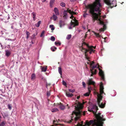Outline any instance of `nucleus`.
I'll return each mask as SVG.
<instances>
[{"instance_id":"nucleus-1","label":"nucleus","mask_w":126,"mask_h":126,"mask_svg":"<svg viewBox=\"0 0 126 126\" xmlns=\"http://www.w3.org/2000/svg\"><path fill=\"white\" fill-rule=\"evenodd\" d=\"M88 110L90 112H92L95 115L97 120H91L88 122H86V125L89 126L90 124H93L92 126H103V125L104 123L102 121H104L105 119L103 118V116L101 115V113L99 112L97 114H96L97 110L98 109L97 106L95 105H93V108L90 109L89 108H88Z\"/></svg>"},{"instance_id":"nucleus-2","label":"nucleus","mask_w":126,"mask_h":126,"mask_svg":"<svg viewBox=\"0 0 126 126\" xmlns=\"http://www.w3.org/2000/svg\"><path fill=\"white\" fill-rule=\"evenodd\" d=\"M75 107L77 111H73L72 114H75L76 115V117L75 118V120L76 121L79 119L81 114V111L80 110L82 109L83 107L81 103L77 100L76 101V103L75 104Z\"/></svg>"},{"instance_id":"nucleus-3","label":"nucleus","mask_w":126,"mask_h":126,"mask_svg":"<svg viewBox=\"0 0 126 126\" xmlns=\"http://www.w3.org/2000/svg\"><path fill=\"white\" fill-rule=\"evenodd\" d=\"M101 11H95L94 10H89V13L92 15L93 19L94 22L95 20H98L99 21V23L101 25H103L104 24V22L101 21L100 19V17H101Z\"/></svg>"},{"instance_id":"nucleus-4","label":"nucleus","mask_w":126,"mask_h":126,"mask_svg":"<svg viewBox=\"0 0 126 126\" xmlns=\"http://www.w3.org/2000/svg\"><path fill=\"white\" fill-rule=\"evenodd\" d=\"M100 0H95L92 4L88 5L87 7L89 10H94L95 11L100 12L102 6L100 3Z\"/></svg>"},{"instance_id":"nucleus-5","label":"nucleus","mask_w":126,"mask_h":126,"mask_svg":"<svg viewBox=\"0 0 126 126\" xmlns=\"http://www.w3.org/2000/svg\"><path fill=\"white\" fill-rule=\"evenodd\" d=\"M84 40L83 39L82 41V43L80 47L79 48H82L83 47L84 48L85 50H88V52L89 51V53L90 54H91L92 52H94V50L92 48V47H93V46H90L88 44L84 42Z\"/></svg>"},{"instance_id":"nucleus-6","label":"nucleus","mask_w":126,"mask_h":126,"mask_svg":"<svg viewBox=\"0 0 126 126\" xmlns=\"http://www.w3.org/2000/svg\"><path fill=\"white\" fill-rule=\"evenodd\" d=\"M104 87L103 85V84L101 83L100 85V94L98 93L97 94V103H99V102H101L103 98V96H102V95L104 93L105 94V93L104 92L103 89Z\"/></svg>"},{"instance_id":"nucleus-7","label":"nucleus","mask_w":126,"mask_h":126,"mask_svg":"<svg viewBox=\"0 0 126 126\" xmlns=\"http://www.w3.org/2000/svg\"><path fill=\"white\" fill-rule=\"evenodd\" d=\"M105 2L108 5L110 6L111 8H113L116 6V3L115 1H113L111 3L110 0H105Z\"/></svg>"},{"instance_id":"nucleus-8","label":"nucleus","mask_w":126,"mask_h":126,"mask_svg":"<svg viewBox=\"0 0 126 126\" xmlns=\"http://www.w3.org/2000/svg\"><path fill=\"white\" fill-rule=\"evenodd\" d=\"M80 49L84 53V54L85 55V58L88 61H90L89 60V58L88 57V55L87 53L88 50H85L84 48L83 47L82 48H80Z\"/></svg>"},{"instance_id":"nucleus-9","label":"nucleus","mask_w":126,"mask_h":126,"mask_svg":"<svg viewBox=\"0 0 126 126\" xmlns=\"http://www.w3.org/2000/svg\"><path fill=\"white\" fill-rule=\"evenodd\" d=\"M99 66L98 65V68L99 70V74L100 76L101 77L102 79L103 80H104L105 79L104 72L102 71V70L100 68H99Z\"/></svg>"},{"instance_id":"nucleus-10","label":"nucleus","mask_w":126,"mask_h":126,"mask_svg":"<svg viewBox=\"0 0 126 126\" xmlns=\"http://www.w3.org/2000/svg\"><path fill=\"white\" fill-rule=\"evenodd\" d=\"M87 83L88 85H93L94 86V88L95 87V82L92 80V78H91L88 80Z\"/></svg>"},{"instance_id":"nucleus-11","label":"nucleus","mask_w":126,"mask_h":126,"mask_svg":"<svg viewBox=\"0 0 126 126\" xmlns=\"http://www.w3.org/2000/svg\"><path fill=\"white\" fill-rule=\"evenodd\" d=\"M69 10H69V9H67V10H64L63 11V17L64 18H67V17L68 16L67 14L68 12L69 13Z\"/></svg>"},{"instance_id":"nucleus-12","label":"nucleus","mask_w":126,"mask_h":126,"mask_svg":"<svg viewBox=\"0 0 126 126\" xmlns=\"http://www.w3.org/2000/svg\"><path fill=\"white\" fill-rule=\"evenodd\" d=\"M74 22H72V21H71V25L73 27H74L75 26H77L78 25V23L77 22V21L75 19Z\"/></svg>"},{"instance_id":"nucleus-13","label":"nucleus","mask_w":126,"mask_h":126,"mask_svg":"<svg viewBox=\"0 0 126 126\" xmlns=\"http://www.w3.org/2000/svg\"><path fill=\"white\" fill-rule=\"evenodd\" d=\"M97 103L99 107L101 108H104L105 106V105L106 104V102H105L103 103L102 102L101 103V102H99V103Z\"/></svg>"},{"instance_id":"nucleus-14","label":"nucleus","mask_w":126,"mask_h":126,"mask_svg":"<svg viewBox=\"0 0 126 126\" xmlns=\"http://www.w3.org/2000/svg\"><path fill=\"white\" fill-rule=\"evenodd\" d=\"M90 71L91 73V76H92L93 75H95L96 73L97 70L96 69H90Z\"/></svg>"},{"instance_id":"nucleus-15","label":"nucleus","mask_w":126,"mask_h":126,"mask_svg":"<svg viewBox=\"0 0 126 126\" xmlns=\"http://www.w3.org/2000/svg\"><path fill=\"white\" fill-rule=\"evenodd\" d=\"M59 24L60 27L61 28H62L65 25L64 21L62 20H60L59 22Z\"/></svg>"},{"instance_id":"nucleus-16","label":"nucleus","mask_w":126,"mask_h":126,"mask_svg":"<svg viewBox=\"0 0 126 126\" xmlns=\"http://www.w3.org/2000/svg\"><path fill=\"white\" fill-rule=\"evenodd\" d=\"M94 63V62H92L90 63V66L91 68V69H94V68L97 67V64H96L95 66H93V65Z\"/></svg>"},{"instance_id":"nucleus-17","label":"nucleus","mask_w":126,"mask_h":126,"mask_svg":"<svg viewBox=\"0 0 126 126\" xmlns=\"http://www.w3.org/2000/svg\"><path fill=\"white\" fill-rule=\"evenodd\" d=\"M54 11L55 12L56 15L57 16L59 15V14L58 10L57 8H55L54 9Z\"/></svg>"},{"instance_id":"nucleus-18","label":"nucleus","mask_w":126,"mask_h":126,"mask_svg":"<svg viewBox=\"0 0 126 126\" xmlns=\"http://www.w3.org/2000/svg\"><path fill=\"white\" fill-rule=\"evenodd\" d=\"M66 96L68 97H71L73 95L72 94H70L69 92H67L66 93Z\"/></svg>"},{"instance_id":"nucleus-19","label":"nucleus","mask_w":126,"mask_h":126,"mask_svg":"<svg viewBox=\"0 0 126 126\" xmlns=\"http://www.w3.org/2000/svg\"><path fill=\"white\" fill-rule=\"evenodd\" d=\"M60 104H61V105L59 106L60 109L62 110H64L65 108V106L62 103Z\"/></svg>"},{"instance_id":"nucleus-20","label":"nucleus","mask_w":126,"mask_h":126,"mask_svg":"<svg viewBox=\"0 0 126 126\" xmlns=\"http://www.w3.org/2000/svg\"><path fill=\"white\" fill-rule=\"evenodd\" d=\"M51 111L52 112H57L58 111V109L56 108L52 109L51 110Z\"/></svg>"},{"instance_id":"nucleus-21","label":"nucleus","mask_w":126,"mask_h":126,"mask_svg":"<svg viewBox=\"0 0 126 126\" xmlns=\"http://www.w3.org/2000/svg\"><path fill=\"white\" fill-rule=\"evenodd\" d=\"M54 1L55 0H50V5L51 7H52L53 5L54 2Z\"/></svg>"},{"instance_id":"nucleus-22","label":"nucleus","mask_w":126,"mask_h":126,"mask_svg":"<svg viewBox=\"0 0 126 126\" xmlns=\"http://www.w3.org/2000/svg\"><path fill=\"white\" fill-rule=\"evenodd\" d=\"M69 13L71 15H76L77 13L73 12V11H72L70 10H69Z\"/></svg>"},{"instance_id":"nucleus-23","label":"nucleus","mask_w":126,"mask_h":126,"mask_svg":"<svg viewBox=\"0 0 126 126\" xmlns=\"http://www.w3.org/2000/svg\"><path fill=\"white\" fill-rule=\"evenodd\" d=\"M58 72L60 75L62 76V70L61 67L58 68Z\"/></svg>"},{"instance_id":"nucleus-24","label":"nucleus","mask_w":126,"mask_h":126,"mask_svg":"<svg viewBox=\"0 0 126 126\" xmlns=\"http://www.w3.org/2000/svg\"><path fill=\"white\" fill-rule=\"evenodd\" d=\"M40 67L42 68H41L42 71H44L45 72L47 69V67H43L42 66H41Z\"/></svg>"},{"instance_id":"nucleus-25","label":"nucleus","mask_w":126,"mask_h":126,"mask_svg":"<svg viewBox=\"0 0 126 126\" xmlns=\"http://www.w3.org/2000/svg\"><path fill=\"white\" fill-rule=\"evenodd\" d=\"M53 18V19L54 21H56L57 18V17L56 16V15H53V16L51 17V18Z\"/></svg>"},{"instance_id":"nucleus-26","label":"nucleus","mask_w":126,"mask_h":126,"mask_svg":"<svg viewBox=\"0 0 126 126\" xmlns=\"http://www.w3.org/2000/svg\"><path fill=\"white\" fill-rule=\"evenodd\" d=\"M35 74L34 73L32 74L31 76V79L32 80H34L35 78Z\"/></svg>"},{"instance_id":"nucleus-27","label":"nucleus","mask_w":126,"mask_h":126,"mask_svg":"<svg viewBox=\"0 0 126 126\" xmlns=\"http://www.w3.org/2000/svg\"><path fill=\"white\" fill-rule=\"evenodd\" d=\"M32 15H33V20L34 21H35V16H36V14L34 12H32Z\"/></svg>"},{"instance_id":"nucleus-28","label":"nucleus","mask_w":126,"mask_h":126,"mask_svg":"<svg viewBox=\"0 0 126 126\" xmlns=\"http://www.w3.org/2000/svg\"><path fill=\"white\" fill-rule=\"evenodd\" d=\"M54 49H57V48L54 46L51 47V50L53 51H55Z\"/></svg>"},{"instance_id":"nucleus-29","label":"nucleus","mask_w":126,"mask_h":126,"mask_svg":"<svg viewBox=\"0 0 126 126\" xmlns=\"http://www.w3.org/2000/svg\"><path fill=\"white\" fill-rule=\"evenodd\" d=\"M10 53L9 51H6V55L7 56H9L10 55Z\"/></svg>"},{"instance_id":"nucleus-30","label":"nucleus","mask_w":126,"mask_h":126,"mask_svg":"<svg viewBox=\"0 0 126 126\" xmlns=\"http://www.w3.org/2000/svg\"><path fill=\"white\" fill-rule=\"evenodd\" d=\"M5 124V122L4 121H2L0 123V126H4Z\"/></svg>"},{"instance_id":"nucleus-31","label":"nucleus","mask_w":126,"mask_h":126,"mask_svg":"<svg viewBox=\"0 0 126 126\" xmlns=\"http://www.w3.org/2000/svg\"><path fill=\"white\" fill-rule=\"evenodd\" d=\"M49 27L51 28V30L53 31L54 30L55 28L54 27V25H49Z\"/></svg>"},{"instance_id":"nucleus-32","label":"nucleus","mask_w":126,"mask_h":126,"mask_svg":"<svg viewBox=\"0 0 126 126\" xmlns=\"http://www.w3.org/2000/svg\"><path fill=\"white\" fill-rule=\"evenodd\" d=\"M40 23H41V21H39L37 23L35 24V25L36 27H39Z\"/></svg>"},{"instance_id":"nucleus-33","label":"nucleus","mask_w":126,"mask_h":126,"mask_svg":"<svg viewBox=\"0 0 126 126\" xmlns=\"http://www.w3.org/2000/svg\"><path fill=\"white\" fill-rule=\"evenodd\" d=\"M26 35H27V36L26 37V38H27V39H28V38H29V35L30 34V33L26 31Z\"/></svg>"},{"instance_id":"nucleus-34","label":"nucleus","mask_w":126,"mask_h":126,"mask_svg":"<svg viewBox=\"0 0 126 126\" xmlns=\"http://www.w3.org/2000/svg\"><path fill=\"white\" fill-rule=\"evenodd\" d=\"M94 34L95 35V36L96 37H100L101 36L99 34L97 33H96V32H94Z\"/></svg>"},{"instance_id":"nucleus-35","label":"nucleus","mask_w":126,"mask_h":126,"mask_svg":"<svg viewBox=\"0 0 126 126\" xmlns=\"http://www.w3.org/2000/svg\"><path fill=\"white\" fill-rule=\"evenodd\" d=\"M60 5L63 7H64L65 6V4L64 2H62L60 3Z\"/></svg>"},{"instance_id":"nucleus-36","label":"nucleus","mask_w":126,"mask_h":126,"mask_svg":"<svg viewBox=\"0 0 126 126\" xmlns=\"http://www.w3.org/2000/svg\"><path fill=\"white\" fill-rule=\"evenodd\" d=\"M71 36V35H68L66 38V39L68 40H70Z\"/></svg>"},{"instance_id":"nucleus-37","label":"nucleus","mask_w":126,"mask_h":126,"mask_svg":"<svg viewBox=\"0 0 126 126\" xmlns=\"http://www.w3.org/2000/svg\"><path fill=\"white\" fill-rule=\"evenodd\" d=\"M90 93V92H88L84 94L83 95L84 96H89Z\"/></svg>"},{"instance_id":"nucleus-38","label":"nucleus","mask_w":126,"mask_h":126,"mask_svg":"<svg viewBox=\"0 0 126 126\" xmlns=\"http://www.w3.org/2000/svg\"><path fill=\"white\" fill-rule=\"evenodd\" d=\"M51 40L52 41H53L55 40V38L54 36H52L51 37Z\"/></svg>"},{"instance_id":"nucleus-39","label":"nucleus","mask_w":126,"mask_h":126,"mask_svg":"<svg viewBox=\"0 0 126 126\" xmlns=\"http://www.w3.org/2000/svg\"><path fill=\"white\" fill-rule=\"evenodd\" d=\"M88 91H89V92H91V90L92 89V88L91 86H90L89 85V86H88Z\"/></svg>"},{"instance_id":"nucleus-40","label":"nucleus","mask_w":126,"mask_h":126,"mask_svg":"<svg viewBox=\"0 0 126 126\" xmlns=\"http://www.w3.org/2000/svg\"><path fill=\"white\" fill-rule=\"evenodd\" d=\"M44 33H45V31H44V30H43L42 31V32H41V35H40V36L41 37H42L43 36V35H44Z\"/></svg>"},{"instance_id":"nucleus-41","label":"nucleus","mask_w":126,"mask_h":126,"mask_svg":"<svg viewBox=\"0 0 126 126\" xmlns=\"http://www.w3.org/2000/svg\"><path fill=\"white\" fill-rule=\"evenodd\" d=\"M55 44L57 46L58 45L60 46L61 45V43L60 42H55Z\"/></svg>"},{"instance_id":"nucleus-42","label":"nucleus","mask_w":126,"mask_h":126,"mask_svg":"<svg viewBox=\"0 0 126 126\" xmlns=\"http://www.w3.org/2000/svg\"><path fill=\"white\" fill-rule=\"evenodd\" d=\"M8 109H9L10 110H11L12 109V107L11 106V104H8Z\"/></svg>"},{"instance_id":"nucleus-43","label":"nucleus","mask_w":126,"mask_h":126,"mask_svg":"<svg viewBox=\"0 0 126 126\" xmlns=\"http://www.w3.org/2000/svg\"><path fill=\"white\" fill-rule=\"evenodd\" d=\"M69 92H71V93H74L75 91V90L74 89H73V90L69 89Z\"/></svg>"},{"instance_id":"nucleus-44","label":"nucleus","mask_w":126,"mask_h":126,"mask_svg":"<svg viewBox=\"0 0 126 126\" xmlns=\"http://www.w3.org/2000/svg\"><path fill=\"white\" fill-rule=\"evenodd\" d=\"M87 15H88V14H87V13H86V11H85V12H84V14L83 15V17H85Z\"/></svg>"},{"instance_id":"nucleus-45","label":"nucleus","mask_w":126,"mask_h":126,"mask_svg":"<svg viewBox=\"0 0 126 126\" xmlns=\"http://www.w3.org/2000/svg\"><path fill=\"white\" fill-rule=\"evenodd\" d=\"M47 95L48 96H49L50 95V91L48 92L47 93Z\"/></svg>"},{"instance_id":"nucleus-46","label":"nucleus","mask_w":126,"mask_h":126,"mask_svg":"<svg viewBox=\"0 0 126 126\" xmlns=\"http://www.w3.org/2000/svg\"><path fill=\"white\" fill-rule=\"evenodd\" d=\"M63 85L65 86H66V83L64 80H63Z\"/></svg>"},{"instance_id":"nucleus-47","label":"nucleus","mask_w":126,"mask_h":126,"mask_svg":"<svg viewBox=\"0 0 126 126\" xmlns=\"http://www.w3.org/2000/svg\"><path fill=\"white\" fill-rule=\"evenodd\" d=\"M103 25V28L105 30L106 28V25L105 24H104Z\"/></svg>"},{"instance_id":"nucleus-48","label":"nucleus","mask_w":126,"mask_h":126,"mask_svg":"<svg viewBox=\"0 0 126 126\" xmlns=\"http://www.w3.org/2000/svg\"><path fill=\"white\" fill-rule=\"evenodd\" d=\"M76 126H82V124H80V123H78L77 124V125Z\"/></svg>"},{"instance_id":"nucleus-49","label":"nucleus","mask_w":126,"mask_h":126,"mask_svg":"<svg viewBox=\"0 0 126 126\" xmlns=\"http://www.w3.org/2000/svg\"><path fill=\"white\" fill-rule=\"evenodd\" d=\"M82 85L83 87H85V83L84 82H82Z\"/></svg>"},{"instance_id":"nucleus-50","label":"nucleus","mask_w":126,"mask_h":126,"mask_svg":"<svg viewBox=\"0 0 126 126\" xmlns=\"http://www.w3.org/2000/svg\"><path fill=\"white\" fill-rule=\"evenodd\" d=\"M60 103H61V102H60L59 103H56V105H55V103L54 104V105H59L60 106L61 105V104H60Z\"/></svg>"},{"instance_id":"nucleus-51","label":"nucleus","mask_w":126,"mask_h":126,"mask_svg":"<svg viewBox=\"0 0 126 126\" xmlns=\"http://www.w3.org/2000/svg\"><path fill=\"white\" fill-rule=\"evenodd\" d=\"M104 29L103 28H101L99 29V31L100 32L104 31Z\"/></svg>"},{"instance_id":"nucleus-52","label":"nucleus","mask_w":126,"mask_h":126,"mask_svg":"<svg viewBox=\"0 0 126 126\" xmlns=\"http://www.w3.org/2000/svg\"><path fill=\"white\" fill-rule=\"evenodd\" d=\"M51 85V83H47L46 84V86L47 87V86H50Z\"/></svg>"},{"instance_id":"nucleus-53","label":"nucleus","mask_w":126,"mask_h":126,"mask_svg":"<svg viewBox=\"0 0 126 126\" xmlns=\"http://www.w3.org/2000/svg\"><path fill=\"white\" fill-rule=\"evenodd\" d=\"M72 120H73V119H71V120L68 121L67 122L68 123H70L72 122Z\"/></svg>"},{"instance_id":"nucleus-54","label":"nucleus","mask_w":126,"mask_h":126,"mask_svg":"<svg viewBox=\"0 0 126 126\" xmlns=\"http://www.w3.org/2000/svg\"><path fill=\"white\" fill-rule=\"evenodd\" d=\"M80 96H77V99H79L80 98Z\"/></svg>"},{"instance_id":"nucleus-55","label":"nucleus","mask_w":126,"mask_h":126,"mask_svg":"<svg viewBox=\"0 0 126 126\" xmlns=\"http://www.w3.org/2000/svg\"><path fill=\"white\" fill-rule=\"evenodd\" d=\"M64 125L63 124H56V125Z\"/></svg>"},{"instance_id":"nucleus-56","label":"nucleus","mask_w":126,"mask_h":126,"mask_svg":"<svg viewBox=\"0 0 126 126\" xmlns=\"http://www.w3.org/2000/svg\"><path fill=\"white\" fill-rule=\"evenodd\" d=\"M74 17L72 15L71 16V17H70V18H72L73 19V17Z\"/></svg>"},{"instance_id":"nucleus-57","label":"nucleus","mask_w":126,"mask_h":126,"mask_svg":"<svg viewBox=\"0 0 126 126\" xmlns=\"http://www.w3.org/2000/svg\"><path fill=\"white\" fill-rule=\"evenodd\" d=\"M66 106H67L68 107V109H69V108H70V107L68 106V104H67L66 105Z\"/></svg>"},{"instance_id":"nucleus-58","label":"nucleus","mask_w":126,"mask_h":126,"mask_svg":"<svg viewBox=\"0 0 126 126\" xmlns=\"http://www.w3.org/2000/svg\"><path fill=\"white\" fill-rule=\"evenodd\" d=\"M102 38H104V40H106V38H107V37H105L104 38H103V37H102Z\"/></svg>"},{"instance_id":"nucleus-59","label":"nucleus","mask_w":126,"mask_h":126,"mask_svg":"<svg viewBox=\"0 0 126 126\" xmlns=\"http://www.w3.org/2000/svg\"><path fill=\"white\" fill-rule=\"evenodd\" d=\"M70 1L71 2H74L75 1L74 0H70Z\"/></svg>"},{"instance_id":"nucleus-60","label":"nucleus","mask_w":126,"mask_h":126,"mask_svg":"<svg viewBox=\"0 0 126 126\" xmlns=\"http://www.w3.org/2000/svg\"><path fill=\"white\" fill-rule=\"evenodd\" d=\"M85 112H83V115H85Z\"/></svg>"},{"instance_id":"nucleus-61","label":"nucleus","mask_w":126,"mask_h":126,"mask_svg":"<svg viewBox=\"0 0 126 126\" xmlns=\"http://www.w3.org/2000/svg\"><path fill=\"white\" fill-rule=\"evenodd\" d=\"M46 0H42V2H44L46 1Z\"/></svg>"},{"instance_id":"nucleus-62","label":"nucleus","mask_w":126,"mask_h":126,"mask_svg":"<svg viewBox=\"0 0 126 126\" xmlns=\"http://www.w3.org/2000/svg\"><path fill=\"white\" fill-rule=\"evenodd\" d=\"M87 64H89L90 65V63H89V62H87Z\"/></svg>"},{"instance_id":"nucleus-63","label":"nucleus","mask_w":126,"mask_h":126,"mask_svg":"<svg viewBox=\"0 0 126 126\" xmlns=\"http://www.w3.org/2000/svg\"><path fill=\"white\" fill-rule=\"evenodd\" d=\"M87 34H86L85 35V38H86V36H87Z\"/></svg>"},{"instance_id":"nucleus-64","label":"nucleus","mask_w":126,"mask_h":126,"mask_svg":"<svg viewBox=\"0 0 126 126\" xmlns=\"http://www.w3.org/2000/svg\"><path fill=\"white\" fill-rule=\"evenodd\" d=\"M56 122V121L54 120L53 121V123H55V122Z\"/></svg>"}]
</instances>
